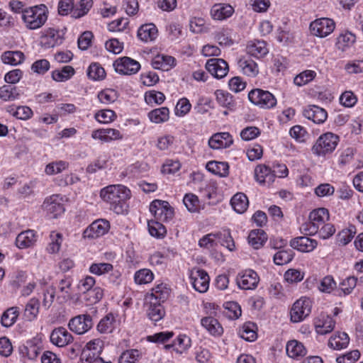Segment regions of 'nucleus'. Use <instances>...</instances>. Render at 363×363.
I'll return each mask as SVG.
<instances>
[{"label": "nucleus", "mask_w": 363, "mask_h": 363, "mask_svg": "<svg viewBox=\"0 0 363 363\" xmlns=\"http://www.w3.org/2000/svg\"><path fill=\"white\" fill-rule=\"evenodd\" d=\"M149 119L155 123L166 122L169 118V111L167 107L155 108L148 113Z\"/></svg>", "instance_id": "obj_41"}, {"label": "nucleus", "mask_w": 363, "mask_h": 363, "mask_svg": "<svg viewBox=\"0 0 363 363\" xmlns=\"http://www.w3.org/2000/svg\"><path fill=\"white\" fill-rule=\"evenodd\" d=\"M290 246L301 252H313L318 246V241L307 236H300L290 240Z\"/></svg>", "instance_id": "obj_17"}, {"label": "nucleus", "mask_w": 363, "mask_h": 363, "mask_svg": "<svg viewBox=\"0 0 363 363\" xmlns=\"http://www.w3.org/2000/svg\"><path fill=\"white\" fill-rule=\"evenodd\" d=\"M170 294V289L166 284H159L151 290L150 300L154 303H162L166 301Z\"/></svg>", "instance_id": "obj_27"}, {"label": "nucleus", "mask_w": 363, "mask_h": 363, "mask_svg": "<svg viewBox=\"0 0 363 363\" xmlns=\"http://www.w3.org/2000/svg\"><path fill=\"white\" fill-rule=\"evenodd\" d=\"M152 65L154 69L167 71L175 65V58L169 55H159L154 58Z\"/></svg>", "instance_id": "obj_36"}, {"label": "nucleus", "mask_w": 363, "mask_h": 363, "mask_svg": "<svg viewBox=\"0 0 363 363\" xmlns=\"http://www.w3.org/2000/svg\"><path fill=\"white\" fill-rule=\"evenodd\" d=\"M50 242L47 247V251L53 254L57 252L62 242V234L59 233L52 232L50 235Z\"/></svg>", "instance_id": "obj_56"}, {"label": "nucleus", "mask_w": 363, "mask_h": 363, "mask_svg": "<svg viewBox=\"0 0 363 363\" xmlns=\"http://www.w3.org/2000/svg\"><path fill=\"white\" fill-rule=\"evenodd\" d=\"M183 203L189 212L195 213L199 209V200L194 194H186L183 199Z\"/></svg>", "instance_id": "obj_54"}, {"label": "nucleus", "mask_w": 363, "mask_h": 363, "mask_svg": "<svg viewBox=\"0 0 363 363\" xmlns=\"http://www.w3.org/2000/svg\"><path fill=\"white\" fill-rule=\"evenodd\" d=\"M284 277L289 284L298 283L303 279L304 273L298 269H289L284 273Z\"/></svg>", "instance_id": "obj_62"}, {"label": "nucleus", "mask_w": 363, "mask_h": 363, "mask_svg": "<svg viewBox=\"0 0 363 363\" xmlns=\"http://www.w3.org/2000/svg\"><path fill=\"white\" fill-rule=\"evenodd\" d=\"M65 30L48 28L41 38L43 46L45 48H50L61 45L65 38Z\"/></svg>", "instance_id": "obj_14"}, {"label": "nucleus", "mask_w": 363, "mask_h": 363, "mask_svg": "<svg viewBox=\"0 0 363 363\" xmlns=\"http://www.w3.org/2000/svg\"><path fill=\"white\" fill-rule=\"evenodd\" d=\"M191 104L186 98L180 99L175 107V115L179 117H183L191 110Z\"/></svg>", "instance_id": "obj_64"}, {"label": "nucleus", "mask_w": 363, "mask_h": 363, "mask_svg": "<svg viewBox=\"0 0 363 363\" xmlns=\"http://www.w3.org/2000/svg\"><path fill=\"white\" fill-rule=\"evenodd\" d=\"M207 169L220 177H226L229 174V165L225 162L211 161L207 163Z\"/></svg>", "instance_id": "obj_40"}, {"label": "nucleus", "mask_w": 363, "mask_h": 363, "mask_svg": "<svg viewBox=\"0 0 363 363\" xmlns=\"http://www.w3.org/2000/svg\"><path fill=\"white\" fill-rule=\"evenodd\" d=\"M94 323L91 315L80 314L72 318L68 323L69 329L77 335H84L92 327Z\"/></svg>", "instance_id": "obj_8"}, {"label": "nucleus", "mask_w": 363, "mask_h": 363, "mask_svg": "<svg viewBox=\"0 0 363 363\" xmlns=\"http://www.w3.org/2000/svg\"><path fill=\"white\" fill-rule=\"evenodd\" d=\"M141 352L138 350H128L123 352L119 358V363H135Z\"/></svg>", "instance_id": "obj_63"}, {"label": "nucleus", "mask_w": 363, "mask_h": 363, "mask_svg": "<svg viewBox=\"0 0 363 363\" xmlns=\"http://www.w3.org/2000/svg\"><path fill=\"white\" fill-rule=\"evenodd\" d=\"M350 342V337L345 332H337L332 335L328 340V347L333 350H340L346 348Z\"/></svg>", "instance_id": "obj_29"}, {"label": "nucleus", "mask_w": 363, "mask_h": 363, "mask_svg": "<svg viewBox=\"0 0 363 363\" xmlns=\"http://www.w3.org/2000/svg\"><path fill=\"white\" fill-rule=\"evenodd\" d=\"M48 14V6L41 4L26 8L21 16V19L27 29L37 30L45 24Z\"/></svg>", "instance_id": "obj_2"}, {"label": "nucleus", "mask_w": 363, "mask_h": 363, "mask_svg": "<svg viewBox=\"0 0 363 363\" xmlns=\"http://www.w3.org/2000/svg\"><path fill=\"white\" fill-rule=\"evenodd\" d=\"M246 52L257 59L264 57L269 52L267 43L264 40H255L250 41L246 46Z\"/></svg>", "instance_id": "obj_22"}, {"label": "nucleus", "mask_w": 363, "mask_h": 363, "mask_svg": "<svg viewBox=\"0 0 363 363\" xmlns=\"http://www.w3.org/2000/svg\"><path fill=\"white\" fill-rule=\"evenodd\" d=\"M35 242V233L32 230H28L19 233L16 239V245L20 249L30 247L33 246Z\"/></svg>", "instance_id": "obj_31"}, {"label": "nucleus", "mask_w": 363, "mask_h": 363, "mask_svg": "<svg viewBox=\"0 0 363 363\" xmlns=\"http://www.w3.org/2000/svg\"><path fill=\"white\" fill-rule=\"evenodd\" d=\"M138 37L144 42H151L157 37V28L153 23L141 26L138 30Z\"/></svg>", "instance_id": "obj_30"}, {"label": "nucleus", "mask_w": 363, "mask_h": 363, "mask_svg": "<svg viewBox=\"0 0 363 363\" xmlns=\"http://www.w3.org/2000/svg\"><path fill=\"white\" fill-rule=\"evenodd\" d=\"M174 342V351L178 354H182L187 352L191 346V338L185 334L179 335Z\"/></svg>", "instance_id": "obj_45"}, {"label": "nucleus", "mask_w": 363, "mask_h": 363, "mask_svg": "<svg viewBox=\"0 0 363 363\" xmlns=\"http://www.w3.org/2000/svg\"><path fill=\"white\" fill-rule=\"evenodd\" d=\"M101 199L108 203L110 209L117 214L127 211L126 201L130 198V191L122 184H111L100 191Z\"/></svg>", "instance_id": "obj_1"}, {"label": "nucleus", "mask_w": 363, "mask_h": 363, "mask_svg": "<svg viewBox=\"0 0 363 363\" xmlns=\"http://www.w3.org/2000/svg\"><path fill=\"white\" fill-rule=\"evenodd\" d=\"M84 298L90 303H98L104 296V290L99 286H95L84 294Z\"/></svg>", "instance_id": "obj_59"}, {"label": "nucleus", "mask_w": 363, "mask_h": 363, "mask_svg": "<svg viewBox=\"0 0 363 363\" xmlns=\"http://www.w3.org/2000/svg\"><path fill=\"white\" fill-rule=\"evenodd\" d=\"M206 69L214 77L222 79L229 71L228 63L223 59L211 58L207 60Z\"/></svg>", "instance_id": "obj_15"}, {"label": "nucleus", "mask_w": 363, "mask_h": 363, "mask_svg": "<svg viewBox=\"0 0 363 363\" xmlns=\"http://www.w3.org/2000/svg\"><path fill=\"white\" fill-rule=\"evenodd\" d=\"M20 96L16 86L6 84L0 87V99L3 101H14Z\"/></svg>", "instance_id": "obj_44"}, {"label": "nucleus", "mask_w": 363, "mask_h": 363, "mask_svg": "<svg viewBox=\"0 0 363 363\" xmlns=\"http://www.w3.org/2000/svg\"><path fill=\"white\" fill-rule=\"evenodd\" d=\"M87 76L93 80H101L106 77L105 69L97 62L91 63L88 67Z\"/></svg>", "instance_id": "obj_50"}, {"label": "nucleus", "mask_w": 363, "mask_h": 363, "mask_svg": "<svg viewBox=\"0 0 363 363\" xmlns=\"http://www.w3.org/2000/svg\"><path fill=\"white\" fill-rule=\"evenodd\" d=\"M303 114L305 118L317 124L323 123L328 118L327 111L324 108L315 105L306 106L303 109Z\"/></svg>", "instance_id": "obj_18"}, {"label": "nucleus", "mask_w": 363, "mask_h": 363, "mask_svg": "<svg viewBox=\"0 0 363 363\" xmlns=\"http://www.w3.org/2000/svg\"><path fill=\"white\" fill-rule=\"evenodd\" d=\"M50 341L57 347H64L73 341V336L66 328L59 327L55 328L50 334Z\"/></svg>", "instance_id": "obj_20"}, {"label": "nucleus", "mask_w": 363, "mask_h": 363, "mask_svg": "<svg viewBox=\"0 0 363 363\" xmlns=\"http://www.w3.org/2000/svg\"><path fill=\"white\" fill-rule=\"evenodd\" d=\"M19 314L18 307H11L7 309L1 315V322L3 326L9 328L13 325Z\"/></svg>", "instance_id": "obj_46"}, {"label": "nucleus", "mask_w": 363, "mask_h": 363, "mask_svg": "<svg viewBox=\"0 0 363 363\" xmlns=\"http://www.w3.org/2000/svg\"><path fill=\"white\" fill-rule=\"evenodd\" d=\"M249 100L256 106L264 109H270L276 106L277 99L269 91L255 89L248 94Z\"/></svg>", "instance_id": "obj_5"}, {"label": "nucleus", "mask_w": 363, "mask_h": 363, "mask_svg": "<svg viewBox=\"0 0 363 363\" xmlns=\"http://www.w3.org/2000/svg\"><path fill=\"white\" fill-rule=\"evenodd\" d=\"M315 76V72L313 70H306L298 74L294 78V82L296 85L301 86L311 82Z\"/></svg>", "instance_id": "obj_58"}, {"label": "nucleus", "mask_w": 363, "mask_h": 363, "mask_svg": "<svg viewBox=\"0 0 363 363\" xmlns=\"http://www.w3.org/2000/svg\"><path fill=\"white\" fill-rule=\"evenodd\" d=\"M109 229L108 221L100 219L94 221L83 232V238L94 239L106 234Z\"/></svg>", "instance_id": "obj_16"}, {"label": "nucleus", "mask_w": 363, "mask_h": 363, "mask_svg": "<svg viewBox=\"0 0 363 363\" xmlns=\"http://www.w3.org/2000/svg\"><path fill=\"white\" fill-rule=\"evenodd\" d=\"M40 301L37 298H30L26 303L24 311L23 317L28 321H33L35 320L39 313Z\"/></svg>", "instance_id": "obj_38"}, {"label": "nucleus", "mask_w": 363, "mask_h": 363, "mask_svg": "<svg viewBox=\"0 0 363 363\" xmlns=\"http://www.w3.org/2000/svg\"><path fill=\"white\" fill-rule=\"evenodd\" d=\"M72 281L70 277H65L59 281L58 291L62 294L64 299L70 298L72 296Z\"/></svg>", "instance_id": "obj_55"}, {"label": "nucleus", "mask_w": 363, "mask_h": 363, "mask_svg": "<svg viewBox=\"0 0 363 363\" xmlns=\"http://www.w3.org/2000/svg\"><path fill=\"white\" fill-rule=\"evenodd\" d=\"M116 319L112 313H108L101 319L96 328L100 333H111L115 327Z\"/></svg>", "instance_id": "obj_42"}, {"label": "nucleus", "mask_w": 363, "mask_h": 363, "mask_svg": "<svg viewBox=\"0 0 363 363\" xmlns=\"http://www.w3.org/2000/svg\"><path fill=\"white\" fill-rule=\"evenodd\" d=\"M230 204L235 212L241 214L247 209L249 201L245 194L239 192L232 197Z\"/></svg>", "instance_id": "obj_37"}, {"label": "nucleus", "mask_w": 363, "mask_h": 363, "mask_svg": "<svg viewBox=\"0 0 363 363\" xmlns=\"http://www.w3.org/2000/svg\"><path fill=\"white\" fill-rule=\"evenodd\" d=\"M238 65L242 74L249 77H256L259 72L257 63L249 57L240 58L238 62Z\"/></svg>", "instance_id": "obj_25"}, {"label": "nucleus", "mask_w": 363, "mask_h": 363, "mask_svg": "<svg viewBox=\"0 0 363 363\" xmlns=\"http://www.w3.org/2000/svg\"><path fill=\"white\" fill-rule=\"evenodd\" d=\"M248 243L255 249L261 248L267 240L266 233L262 229H255L250 232Z\"/></svg>", "instance_id": "obj_35"}, {"label": "nucleus", "mask_w": 363, "mask_h": 363, "mask_svg": "<svg viewBox=\"0 0 363 363\" xmlns=\"http://www.w3.org/2000/svg\"><path fill=\"white\" fill-rule=\"evenodd\" d=\"M68 167V164L66 162L60 160L54 162H50L46 165L45 172L48 175H52L60 173Z\"/></svg>", "instance_id": "obj_61"}, {"label": "nucleus", "mask_w": 363, "mask_h": 363, "mask_svg": "<svg viewBox=\"0 0 363 363\" xmlns=\"http://www.w3.org/2000/svg\"><path fill=\"white\" fill-rule=\"evenodd\" d=\"M294 256V252L292 250H281L278 251L274 255V262L277 265H284L290 262Z\"/></svg>", "instance_id": "obj_48"}, {"label": "nucleus", "mask_w": 363, "mask_h": 363, "mask_svg": "<svg viewBox=\"0 0 363 363\" xmlns=\"http://www.w3.org/2000/svg\"><path fill=\"white\" fill-rule=\"evenodd\" d=\"M357 278L354 276L348 277L340 283L339 288L336 291L337 296H346L352 293L356 286H357Z\"/></svg>", "instance_id": "obj_39"}, {"label": "nucleus", "mask_w": 363, "mask_h": 363, "mask_svg": "<svg viewBox=\"0 0 363 363\" xmlns=\"http://www.w3.org/2000/svg\"><path fill=\"white\" fill-rule=\"evenodd\" d=\"M40 340L38 338H33L26 341V344L21 345L18 348L20 354L23 357H27L29 359H33L38 357L40 347Z\"/></svg>", "instance_id": "obj_23"}, {"label": "nucleus", "mask_w": 363, "mask_h": 363, "mask_svg": "<svg viewBox=\"0 0 363 363\" xmlns=\"http://www.w3.org/2000/svg\"><path fill=\"white\" fill-rule=\"evenodd\" d=\"M112 270L113 265L106 262L93 263L89 267V272L98 276L109 273Z\"/></svg>", "instance_id": "obj_57"}, {"label": "nucleus", "mask_w": 363, "mask_h": 363, "mask_svg": "<svg viewBox=\"0 0 363 363\" xmlns=\"http://www.w3.org/2000/svg\"><path fill=\"white\" fill-rule=\"evenodd\" d=\"M201 325L211 335L214 337H220L223 333L222 325L216 318L212 316L201 318Z\"/></svg>", "instance_id": "obj_26"}, {"label": "nucleus", "mask_w": 363, "mask_h": 363, "mask_svg": "<svg viewBox=\"0 0 363 363\" xmlns=\"http://www.w3.org/2000/svg\"><path fill=\"white\" fill-rule=\"evenodd\" d=\"M145 100L147 104H161L165 100V96L162 92L151 90L145 93Z\"/></svg>", "instance_id": "obj_60"}, {"label": "nucleus", "mask_w": 363, "mask_h": 363, "mask_svg": "<svg viewBox=\"0 0 363 363\" xmlns=\"http://www.w3.org/2000/svg\"><path fill=\"white\" fill-rule=\"evenodd\" d=\"M255 176L257 182L263 186H270L275 179V174L272 168L265 164H259L256 167Z\"/></svg>", "instance_id": "obj_19"}, {"label": "nucleus", "mask_w": 363, "mask_h": 363, "mask_svg": "<svg viewBox=\"0 0 363 363\" xmlns=\"http://www.w3.org/2000/svg\"><path fill=\"white\" fill-rule=\"evenodd\" d=\"M147 315L155 324L162 320L165 315V311L162 303H154V301L150 300Z\"/></svg>", "instance_id": "obj_34"}, {"label": "nucleus", "mask_w": 363, "mask_h": 363, "mask_svg": "<svg viewBox=\"0 0 363 363\" xmlns=\"http://www.w3.org/2000/svg\"><path fill=\"white\" fill-rule=\"evenodd\" d=\"M25 55L23 52L19 50H9L5 51L1 55V61L6 65L11 66H17L23 62L25 60Z\"/></svg>", "instance_id": "obj_33"}, {"label": "nucleus", "mask_w": 363, "mask_h": 363, "mask_svg": "<svg viewBox=\"0 0 363 363\" xmlns=\"http://www.w3.org/2000/svg\"><path fill=\"white\" fill-rule=\"evenodd\" d=\"M189 279L193 288L199 293H204L208 289L210 278L204 269H193L190 272Z\"/></svg>", "instance_id": "obj_10"}, {"label": "nucleus", "mask_w": 363, "mask_h": 363, "mask_svg": "<svg viewBox=\"0 0 363 363\" xmlns=\"http://www.w3.org/2000/svg\"><path fill=\"white\" fill-rule=\"evenodd\" d=\"M75 73L72 66H65L61 70L55 69L52 72V78L56 82H65L70 79Z\"/></svg>", "instance_id": "obj_47"}, {"label": "nucleus", "mask_w": 363, "mask_h": 363, "mask_svg": "<svg viewBox=\"0 0 363 363\" xmlns=\"http://www.w3.org/2000/svg\"><path fill=\"white\" fill-rule=\"evenodd\" d=\"M113 67L117 73L131 75L136 74L140 69V63L128 57H123L116 60Z\"/></svg>", "instance_id": "obj_13"}, {"label": "nucleus", "mask_w": 363, "mask_h": 363, "mask_svg": "<svg viewBox=\"0 0 363 363\" xmlns=\"http://www.w3.org/2000/svg\"><path fill=\"white\" fill-rule=\"evenodd\" d=\"M154 279V274L148 269H142L137 271L134 275V280L137 284H146L150 283Z\"/></svg>", "instance_id": "obj_52"}, {"label": "nucleus", "mask_w": 363, "mask_h": 363, "mask_svg": "<svg viewBox=\"0 0 363 363\" xmlns=\"http://www.w3.org/2000/svg\"><path fill=\"white\" fill-rule=\"evenodd\" d=\"M259 277L252 269H246L240 272L236 277L238 287L243 290H252L257 286Z\"/></svg>", "instance_id": "obj_12"}, {"label": "nucleus", "mask_w": 363, "mask_h": 363, "mask_svg": "<svg viewBox=\"0 0 363 363\" xmlns=\"http://www.w3.org/2000/svg\"><path fill=\"white\" fill-rule=\"evenodd\" d=\"M215 96L216 101L220 106L230 111L235 109L236 103L231 94L222 89H218L215 91Z\"/></svg>", "instance_id": "obj_32"}, {"label": "nucleus", "mask_w": 363, "mask_h": 363, "mask_svg": "<svg viewBox=\"0 0 363 363\" xmlns=\"http://www.w3.org/2000/svg\"><path fill=\"white\" fill-rule=\"evenodd\" d=\"M42 207L50 218H55L65 211L63 199L60 195L53 194L44 201Z\"/></svg>", "instance_id": "obj_11"}, {"label": "nucleus", "mask_w": 363, "mask_h": 363, "mask_svg": "<svg viewBox=\"0 0 363 363\" xmlns=\"http://www.w3.org/2000/svg\"><path fill=\"white\" fill-rule=\"evenodd\" d=\"M334 21L328 18H320L312 21L310 24V31L313 35L325 38L335 29Z\"/></svg>", "instance_id": "obj_9"}, {"label": "nucleus", "mask_w": 363, "mask_h": 363, "mask_svg": "<svg viewBox=\"0 0 363 363\" xmlns=\"http://www.w3.org/2000/svg\"><path fill=\"white\" fill-rule=\"evenodd\" d=\"M150 211L160 222H168L174 216V210L166 201L154 200L150 203Z\"/></svg>", "instance_id": "obj_6"}, {"label": "nucleus", "mask_w": 363, "mask_h": 363, "mask_svg": "<svg viewBox=\"0 0 363 363\" xmlns=\"http://www.w3.org/2000/svg\"><path fill=\"white\" fill-rule=\"evenodd\" d=\"M329 212L327 208H319L315 209L309 214V221L301 225L300 230L307 235H313L318 232L320 227L329 220Z\"/></svg>", "instance_id": "obj_4"}, {"label": "nucleus", "mask_w": 363, "mask_h": 363, "mask_svg": "<svg viewBox=\"0 0 363 363\" xmlns=\"http://www.w3.org/2000/svg\"><path fill=\"white\" fill-rule=\"evenodd\" d=\"M318 289L322 293L330 294L333 291H337V283L335 281L334 278L331 275H327L323 277L318 286Z\"/></svg>", "instance_id": "obj_49"}, {"label": "nucleus", "mask_w": 363, "mask_h": 363, "mask_svg": "<svg viewBox=\"0 0 363 363\" xmlns=\"http://www.w3.org/2000/svg\"><path fill=\"white\" fill-rule=\"evenodd\" d=\"M340 138L339 136L331 132L320 135L311 148L313 155L318 157H326L335 150Z\"/></svg>", "instance_id": "obj_3"}, {"label": "nucleus", "mask_w": 363, "mask_h": 363, "mask_svg": "<svg viewBox=\"0 0 363 363\" xmlns=\"http://www.w3.org/2000/svg\"><path fill=\"white\" fill-rule=\"evenodd\" d=\"M286 350L288 356L293 359H298L307 354L305 346L298 340H293L287 342Z\"/></svg>", "instance_id": "obj_28"}, {"label": "nucleus", "mask_w": 363, "mask_h": 363, "mask_svg": "<svg viewBox=\"0 0 363 363\" xmlns=\"http://www.w3.org/2000/svg\"><path fill=\"white\" fill-rule=\"evenodd\" d=\"M234 13V9L230 4H216L211 9V16L213 20L223 21L230 18Z\"/></svg>", "instance_id": "obj_24"}, {"label": "nucleus", "mask_w": 363, "mask_h": 363, "mask_svg": "<svg viewBox=\"0 0 363 363\" xmlns=\"http://www.w3.org/2000/svg\"><path fill=\"white\" fill-rule=\"evenodd\" d=\"M311 301L308 298H301L293 305L291 311V320L294 323L303 321L311 312Z\"/></svg>", "instance_id": "obj_7"}, {"label": "nucleus", "mask_w": 363, "mask_h": 363, "mask_svg": "<svg viewBox=\"0 0 363 363\" xmlns=\"http://www.w3.org/2000/svg\"><path fill=\"white\" fill-rule=\"evenodd\" d=\"M148 231L155 238H164L167 233L165 227L160 221L150 220L148 222Z\"/></svg>", "instance_id": "obj_51"}, {"label": "nucleus", "mask_w": 363, "mask_h": 363, "mask_svg": "<svg viewBox=\"0 0 363 363\" xmlns=\"http://www.w3.org/2000/svg\"><path fill=\"white\" fill-rule=\"evenodd\" d=\"M233 143V137L228 132L216 133L208 140L210 147L215 150L229 147Z\"/></svg>", "instance_id": "obj_21"}, {"label": "nucleus", "mask_w": 363, "mask_h": 363, "mask_svg": "<svg viewBox=\"0 0 363 363\" xmlns=\"http://www.w3.org/2000/svg\"><path fill=\"white\" fill-rule=\"evenodd\" d=\"M216 40L220 45L230 46L233 44L232 30L228 28H223L216 34Z\"/></svg>", "instance_id": "obj_53"}, {"label": "nucleus", "mask_w": 363, "mask_h": 363, "mask_svg": "<svg viewBox=\"0 0 363 363\" xmlns=\"http://www.w3.org/2000/svg\"><path fill=\"white\" fill-rule=\"evenodd\" d=\"M315 325V330L320 335H326L332 332L335 325V321L330 316L323 317Z\"/></svg>", "instance_id": "obj_43"}]
</instances>
